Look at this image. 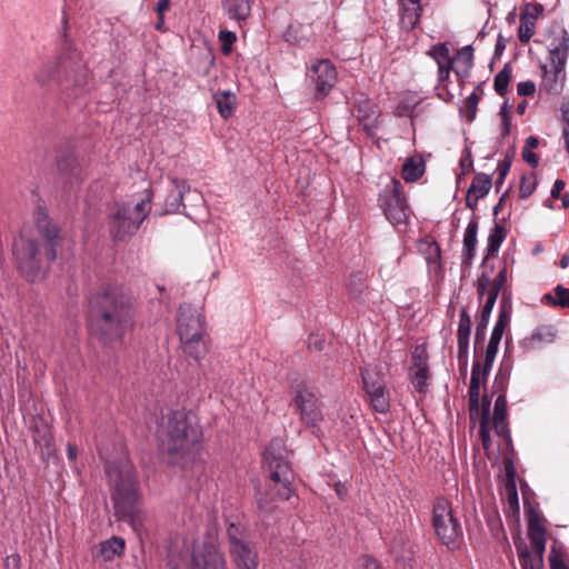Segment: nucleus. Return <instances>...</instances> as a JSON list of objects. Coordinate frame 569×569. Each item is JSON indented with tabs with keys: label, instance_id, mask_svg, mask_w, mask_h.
I'll use <instances>...</instances> for the list:
<instances>
[{
	"label": "nucleus",
	"instance_id": "f257e3e1",
	"mask_svg": "<svg viewBox=\"0 0 569 569\" xmlns=\"http://www.w3.org/2000/svg\"><path fill=\"white\" fill-rule=\"evenodd\" d=\"M59 230L50 222L41 210L37 212L36 220L26 222L12 243L13 263L18 272L30 282L42 279L47 271L39 241H44V258L51 263L57 258V239Z\"/></svg>",
	"mask_w": 569,
	"mask_h": 569
},
{
	"label": "nucleus",
	"instance_id": "f03ea898",
	"mask_svg": "<svg viewBox=\"0 0 569 569\" xmlns=\"http://www.w3.org/2000/svg\"><path fill=\"white\" fill-rule=\"evenodd\" d=\"M92 330L106 345L119 342L133 326L131 298L118 287H108L90 300Z\"/></svg>",
	"mask_w": 569,
	"mask_h": 569
},
{
	"label": "nucleus",
	"instance_id": "7ed1b4c3",
	"mask_svg": "<svg viewBox=\"0 0 569 569\" xmlns=\"http://www.w3.org/2000/svg\"><path fill=\"white\" fill-rule=\"evenodd\" d=\"M34 78L40 84L56 83L63 90H69L86 87L89 70L81 52L71 46H66L54 59L40 67Z\"/></svg>",
	"mask_w": 569,
	"mask_h": 569
},
{
	"label": "nucleus",
	"instance_id": "20e7f679",
	"mask_svg": "<svg viewBox=\"0 0 569 569\" xmlns=\"http://www.w3.org/2000/svg\"><path fill=\"white\" fill-rule=\"evenodd\" d=\"M106 473L112 487L116 512L121 517L133 516L139 501V487L132 462L127 458L109 462Z\"/></svg>",
	"mask_w": 569,
	"mask_h": 569
},
{
	"label": "nucleus",
	"instance_id": "39448f33",
	"mask_svg": "<svg viewBox=\"0 0 569 569\" xmlns=\"http://www.w3.org/2000/svg\"><path fill=\"white\" fill-rule=\"evenodd\" d=\"M152 196V191L146 189L141 197L118 204L109 220V232L113 240H127L139 230L151 210Z\"/></svg>",
	"mask_w": 569,
	"mask_h": 569
},
{
	"label": "nucleus",
	"instance_id": "423d86ee",
	"mask_svg": "<svg viewBox=\"0 0 569 569\" xmlns=\"http://www.w3.org/2000/svg\"><path fill=\"white\" fill-rule=\"evenodd\" d=\"M166 429L169 453L184 455L199 446L201 431L184 410L171 411L166 419Z\"/></svg>",
	"mask_w": 569,
	"mask_h": 569
},
{
	"label": "nucleus",
	"instance_id": "0eeeda50",
	"mask_svg": "<svg viewBox=\"0 0 569 569\" xmlns=\"http://www.w3.org/2000/svg\"><path fill=\"white\" fill-rule=\"evenodd\" d=\"M263 460L270 472L271 480L279 485L277 493L280 499L289 500L293 493L291 481L293 473L288 453L280 439L272 440L263 452Z\"/></svg>",
	"mask_w": 569,
	"mask_h": 569
},
{
	"label": "nucleus",
	"instance_id": "6e6552de",
	"mask_svg": "<svg viewBox=\"0 0 569 569\" xmlns=\"http://www.w3.org/2000/svg\"><path fill=\"white\" fill-rule=\"evenodd\" d=\"M432 527L440 542L453 550L460 546L462 529L453 515L451 503L438 498L432 508Z\"/></svg>",
	"mask_w": 569,
	"mask_h": 569
},
{
	"label": "nucleus",
	"instance_id": "1a4fd4ad",
	"mask_svg": "<svg viewBox=\"0 0 569 569\" xmlns=\"http://www.w3.org/2000/svg\"><path fill=\"white\" fill-rule=\"evenodd\" d=\"M379 207L387 220L395 227L407 226L411 210L398 179H391L379 194Z\"/></svg>",
	"mask_w": 569,
	"mask_h": 569
},
{
	"label": "nucleus",
	"instance_id": "9d476101",
	"mask_svg": "<svg viewBox=\"0 0 569 569\" xmlns=\"http://www.w3.org/2000/svg\"><path fill=\"white\" fill-rule=\"evenodd\" d=\"M363 390L371 409L378 413H387L391 407L390 392L383 376L373 368H361Z\"/></svg>",
	"mask_w": 569,
	"mask_h": 569
},
{
	"label": "nucleus",
	"instance_id": "9b49d317",
	"mask_svg": "<svg viewBox=\"0 0 569 569\" xmlns=\"http://www.w3.org/2000/svg\"><path fill=\"white\" fill-rule=\"evenodd\" d=\"M292 403L300 416V421L306 428L311 429L313 435H317L320 431L323 415L316 395L306 386H298Z\"/></svg>",
	"mask_w": 569,
	"mask_h": 569
},
{
	"label": "nucleus",
	"instance_id": "f8f14e48",
	"mask_svg": "<svg viewBox=\"0 0 569 569\" xmlns=\"http://www.w3.org/2000/svg\"><path fill=\"white\" fill-rule=\"evenodd\" d=\"M528 537L537 559H532L528 550L520 553L522 569H540L542 555L546 549V529L538 515H531L528 520Z\"/></svg>",
	"mask_w": 569,
	"mask_h": 569
},
{
	"label": "nucleus",
	"instance_id": "ddd939ff",
	"mask_svg": "<svg viewBox=\"0 0 569 569\" xmlns=\"http://www.w3.org/2000/svg\"><path fill=\"white\" fill-rule=\"evenodd\" d=\"M188 569H227L216 538L209 537L194 548Z\"/></svg>",
	"mask_w": 569,
	"mask_h": 569
},
{
	"label": "nucleus",
	"instance_id": "4468645a",
	"mask_svg": "<svg viewBox=\"0 0 569 569\" xmlns=\"http://www.w3.org/2000/svg\"><path fill=\"white\" fill-rule=\"evenodd\" d=\"M179 339L196 338L206 332V321L201 311L190 305L180 306L177 315Z\"/></svg>",
	"mask_w": 569,
	"mask_h": 569
},
{
	"label": "nucleus",
	"instance_id": "2eb2a0df",
	"mask_svg": "<svg viewBox=\"0 0 569 569\" xmlns=\"http://www.w3.org/2000/svg\"><path fill=\"white\" fill-rule=\"evenodd\" d=\"M307 77L315 84L316 98L319 99L326 97L336 84L337 70L329 60L322 59L311 64Z\"/></svg>",
	"mask_w": 569,
	"mask_h": 569
},
{
	"label": "nucleus",
	"instance_id": "dca6fc26",
	"mask_svg": "<svg viewBox=\"0 0 569 569\" xmlns=\"http://www.w3.org/2000/svg\"><path fill=\"white\" fill-rule=\"evenodd\" d=\"M569 56V34L567 30L559 29L549 46V64L566 69Z\"/></svg>",
	"mask_w": 569,
	"mask_h": 569
},
{
	"label": "nucleus",
	"instance_id": "f3484780",
	"mask_svg": "<svg viewBox=\"0 0 569 569\" xmlns=\"http://www.w3.org/2000/svg\"><path fill=\"white\" fill-rule=\"evenodd\" d=\"M557 338V329L552 325L537 327L528 337L523 338L521 346L527 350H536L552 343Z\"/></svg>",
	"mask_w": 569,
	"mask_h": 569
},
{
	"label": "nucleus",
	"instance_id": "a211bd4d",
	"mask_svg": "<svg viewBox=\"0 0 569 569\" xmlns=\"http://www.w3.org/2000/svg\"><path fill=\"white\" fill-rule=\"evenodd\" d=\"M543 74L540 83V89L552 94H559L566 82V69L553 67V66H542Z\"/></svg>",
	"mask_w": 569,
	"mask_h": 569
},
{
	"label": "nucleus",
	"instance_id": "6ab92c4d",
	"mask_svg": "<svg viewBox=\"0 0 569 569\" xmlns=\"http://www.w3.org/2000/svg\"><path fill=\"white\" fill-rule=\"evenodd\" d=\"M507 282V267L503 266L498 274L491 280L490 277L486 273H482L478 278L477 291L479 298L481 299L483 296L490 297L495 293V299H497L500 291L503 289Z\"/></svg>",
	"mask_w": 569,
	"mask_h": 569
},
{
	"label": "nucleus",
	"instance_id": "aec40b11",
	"mask_svg": "<svg viewBox=\"0 0 569 569\" xmlns=\"http://www.w3.org/2000/svg\"><path fill=\"white\" fill-rule=\"evenodd\" d=\"M492 186L491 177L486 173H477L468 189L466 206L470 209L477 207L478 201L488 194Z\"/></svg>",
	"mask_w": 569,
	"mask_h": 569
},
{
	"label": "nucleus",
	"instance_id": "412c9836",
	"mask_svg": "<svg viewBox=\"0 0 569 569\" xmlns=\"http://www.w3.org/2000/svg\"><path fill=\"white\" fill-rule=\"evenodd\" d=\"M471 332V317L466 308L460 310L459 323L457 330L458 359L467 361L469 337Z\"/></svg>",
	"mask_w": 569,
	"mask_h": 569
},
{
	"label": "nucleus",
	"instance_id": "4be33fe9",
	"mask_svg": "<svg viewBox=\"0 0 569 569\" xmlns=\"http://www.w3.org/2000/svg\"><path fill=\"white\" fill-rule=\"evenodd\" d=\"M229 551L238 569H257L258 555L246 542L229 547Z\"/></svg>",
	"mask_w": 569,
	"mask_h": 569
},
{
	"label": "nucleus",
	"instance_id": "5701e85b",
	"mask_svg": "<svg viewBox=\"0 0 569 569\" xmlns=\"http://www.w3.org/2000/svg\"><path fill=\"white\" fill-rule=\"evenodd\" d=\"M182 352L196 360L201 361L209 351V338L208 335H200L199 338H186L180 340Z\"/></svg>",
	"mask_w": 569,
	"mask_h": 569
},
{
	"label": "nucleus",
	"instance_id": "b1692460",
	"mask_svg": "<svg viewBox=\"0 0 569 569\" xmlns=\"http://www.w3.org/2000/svg\"><path fill=\"white\" fill-rule=\"evenodd\" d=\"M478 222L472 219L469 221L463 236L462 263L470 266L475 257L477 244Z\"/></svg>",
	"mask_w": 569,
	"mask_h": 569
},
{
	"label": "nucleus",
	"instance_id": "393cba45",
	"mask_svg": "<svg viewBox=\"0 0 569 569\" xmlns=\"http://www.w3.org/2000/svg\"><path fill=\"white\" fill-rule=\"evenodd\" d=\"M412 370V385L417 391L423 392L429 378L427 358L422 355H415Z\"/></svg>",
	"mask_w": 569,
	"mask_h": 569
},
{
	"label": "nucleus",
	"instance_id": "a878e982",
	"mask_svg": "<svg viewBox=\"0 0 569 569\" xmlns=\"http://www.w3.org/2000/svg\"><path fill=\"white\" fill-rule=\"evenodd\" d=\"M486 378H482L480 373V362H475L471 371L470 386H469V408L470 413L478 411L479 398H480V386Z\"/></svg>",
	"mask_w": 569,
	"mask_h": 569
},
{
	"label": "nucleus",
	"instance_id": "bb28decb",
	"mask_svg": "<svg viewBox=\"0 0 569 569\" xmlns=\"http://www.w3.org/2000/svg\"><path fill=\"white\" fill-rule=\"evenodd\" d=\"M425 169V161L420 156L410 157L402 166V178L407 182L417 181L423 176Z\"/></svg>",
	"mask_w": 569,
	"mask_h": 569
},
{
	"label": "nucleus",
	"instance_id": "cd10ccee",
	"mask_svg": "<svg viewBox=\"0 0 569 569\" xmlns=\"http://www.w3.org/2000/svg\"><path fill=\"white\" fill-rule=\"evenodd\" d=\"M124 540L114 536L99 545V555L104 561H110L116 556H121L124 551Z\"/></svg>",
	"mask_w": 569,
	"mask_h": 569
},
{
	"label": "nucleus",
	"instance_id": "c85d7f7f",
	"mask_svg": "<svg viewBox=\"0 0 569 569\" xmlns=\"http://www.w3.org/2000/svg\"><path fill=\"white\" fill-rule=\"evenodd\" d=\"M252 0H223L230 18L246 20L250 16Z\"/></svg>",
	"mask_w": 569,
	"mask_h": 569
},
{
	"label": "nucleus",
	"instance_id": "c756f323",
	"mask_svg": "<svg viewBox=\"0 0 569 569\" xmlns=\"http://www.w3.org/2000/svg\"><path fill=\"white\" fill-rule=\"evenodd\" d=\"M509 317L506 312H500L499 318L493 327V330L491 332L490 340L486 347V351L491 356V353L497 355L498 347L501 341L503 331L506 326L508 325Z\"/></svg>",
	"mask_w": 569,
	"mask_h": 569
},
{
	"label": "nucleus",
	"instance_id": "7c9ffc66",
	"mask_svg": "<svg viewBox=\"0 0 569 569\" xmlns=\"http://www.w3.org/2000/svg\"><path fill=\"white\" fill-rule=\"evenodd\" d=\"M219 114L228 119L232 116L236 106V96L230 91H218L213 94Z\"/></svg>",
	"mask_w": 569,
	"mask_h": 569
},
{
	"label": "nucleus",
	"instance_id": "2f4dec72",
	"mask_svg": "<svg viewBox=\"0 0 569 569\" xmlns=\"http://www.w3.org/2000/svg\"><path fill=\"white\" fill-rule=\"evenodd\" d=\"M506 234L507 233L505 227L500 223H496L495 227L490 230L487 239L486 259L495 257L498 253L499 248L506 238Z\"/></svg>",
	"mask_w": 569,
	"mask_h": 569
},
{
	"label": "nucleus",
	"instance_id": "473e14b6",
	"mask_svg": "<svg viewBox=\"0 0 569 569\" xmlns=\"http://www.w3.org/2000/svg\"><path fill=\"white\" fill-rule=\"evenodd\" d=\"M61 174L71 186L82 180V169L74 158H68L59 163Z\"/></svg>",
	"mask_w": 569,
	"mask_h": 569
},
{
	"label": "nucleus",
	"instance_id": "72a5a7b5",
	"mask_svg": "<svg viewBox=\"0 0 569 569\" xmlns=\"http://www.w3.org/2000/svg\"><path fill=\"white\" fill-rule=\"evenodd\" d=\"M348 288L355 299L363 301L368 291L367 277L362 272L351 274Z\"/></svg>",
	"mask_w": 569,
	"mask_h": 569
},
{
	"label": "nucleus",
	"instance_id": "f704fd0d",
	"mask_svg": "<svg viewBox=\"0 0 569 569\" xmlns=\"http://www.w3.org/2000/svg\"><path fill=\"white\" fill-rule=\"evenodd\" d=\"M428 56L436 61L438 68L453 66L455 59L450 56V50L447 43L432 46L428 51Z\"/></svg>",
	"mask_w": 569,
	"mask_h": 569
},
{
	"label": "nucleus",
	"instance_id": "c9c22d12",
	"mask_svg": "<svg viewBox=\"0 0 569 569\" xmlns=\"http://www.w3.org/2000/svg\"><path fill=\"white\" fill-rule=\"evenodd\" d=\"M422 8L416 6H402L400 23L406 30H412L420 21Z\"/></svg>",
	"mask_w": 569,
	"mask_h": 569
},
{
	"label": "nucleus",
	"instance_id": "e433bc0d",
	"mask_svg": "<svg viewBox=\"0 0 569 569\" xmlns=\"http://www.w3.org/2000/svg\"><path fill=\"white\" fill-rule=\"evenodd\" d=\"M496 300L497 299H495V293L491 295L490 297L487 296V298H486V301L482 307L481 315H480V318L478 320L477 328H476V337H475L476 345L479 342V333H483L487 329V326H488L489 319H490V315H491V311L496 303Z\"/></svg>",
	"mask_w": 569,
	"mask_h": 569
},
{
	"label": "nucleus",
	"instance_id": "4c0bfd02",
	"mask_svg": "<svg viewBox=\"0 0 569 569\" xmlns=\"http://www.w3.org/2000/svg\"><path fill=\"white\" fill-rule=\"evenodd\" d=\"M553 291L555 295L547 293L542 300L553 307L569 308V289L558 284Z\"/></svg>",
	"mask_w": 569,
	"mask_h": 569
},
{
	"label": "nucleus",
	"instance_id": "58836bf2",
	"mask_svg": "<svg viewBox=\"0 0 569 569\" xmlns=\"http://www.w3.org/2000/svg\"><path fill=\"white\" fill-rule=\"evenodd\" d=\"M490 420H489V403H485L482 408V415L479 427V437L482 443V447L486 451L491 448V438H490Z\"/></svg>",
	"mask_w": 569,
	"mask_h": 569
},
{
	"label": "nucleus",
	"instance_id": "ea45409f",
	"mask_svg": "<svg viewBox=\"0 0 569 569\" xmlns=\"http://www.w3.org/2000/svg\"><path fill=\"white\" fill-rule=\"evenodd\" d=\"M33 441L40 450L47 449V451L50 452L52 435L49 427L46 425L40 427L37 426L33 431Z\"/></svg>",
	"mask_w": 569,
	"mask_h": 569
},
{
	"label": "nucleus",
	"instance_id": "a19ab883",
	"mask_svg": "<svg viewBox=\"0 0 569 569\" xmlns=\"http://www.w3.org/2000/svg\"><path fill=\"white\" fill-rule=\"evenodd\" d=\"M511 79V68L506 64L495 77L493 87L499 96H505Z\"/></svg>",
	"mask_w": 569,
	"mask_h": 569
},
{
	"label": "nucleus",
	"instance_id": "79ce46f5",
	"mask_svg": "<svg viewBox=\"0 0 569 569\" xmlns=\"http://www.w3.org/2000/svg\"><path fill=\"white\" fill-rule=\"evenodd\" d=\"M536 22L531 18L520 17L518 37L521 43H528L535 34Z\"/></svg>",
	"mask_w": 569,
	"mask_h": 569
},
{
	"label": "nucleus",
	"instance_id": "37998d69",
	"mask_svg": "<svg viewBox=\"0 0 569 569\" xmlns=\"http://www.w3.org/2000/svg\"><path fill=\"white\" fill-rule=\"evenodd\" d=\"M537 187V179L533 173L522 176L519 187V197L522 199L532 194Z\"/></svg>",
	"mask_w": 569,
	"mask_h": 569
},
{
	"label": "nucleus",
	"instance_id": "c03bdc74",
	"mask_svg": "<svg viewBox=\"0 0 569 569\" xmlns=\"http://www.w3.org/2000/svg\"><path fill=\"white\" fill-rule=\"evenodd\" d=\"M219 41L221 42V51L223 54H229L232 50V46L237 40L234 32L229 30H220L218 34Z\"/></svg>",
	"mask_w": 569,
	"mask_h": 569
},
{
	"label": "nucleus",
	"instance_id": "a18cd8bd",
	"mask_svg": "<svg viewBox=\"0 0 569 569\" xmlns=\"http://www.w3.org/2000/svg\"><path fill=\"white\" fill-rule=\"evenodd\" d=\"M492 427L498 437H501L506 440L507 443L511 442L510 429L507 418L498 419L492 418Z\"/></svg>",
	"mask_w": 569,
	"mask_h": 569
},
{
	"label": "nucleus",
	"instance_id": "49530a36",
	"mask_svg": "<svg viewBox=\"0 0 569 569\" xmlns=\"http://www.w3.org/2000/svg\"><path fill=\"white\" fill-rule=\"evenodd\" d=\"M506 499L511 509H518L519 499L513 478H509L506 485Z\"/></svg>",
	"mask_w": 569,
	"mask_h": 569
},
{
	"label": "nucleus",
	"instance_id": "de8ad7c7",
	"mask_svg": "<svg viewBox=\"0 0 569 569\" xmlns=\"http://www.w3.org/2000/svg\"><path fill=\"white\" fill-rule=\"evenodd\" d=\"M492 418H507V398L505 392L500 393L495 401Z\"/></svg>",
	"mask_w": 569,
	"mask_h": 569
},
{
	"label": "nucleus",
	"instance_id": "09e8293b",
	"mask_svg": "<svg viewBox=\"0 0 569 569\" xmlns=\"http://www.w3.org/2000/svg\"><path fill=\"white\" fill-rule=\"evenodd\" d=\"M227 536L229 539V547H234L237 543L244 542L242 540V529L234 523H230L227 529Z\"/></svg>",
	"mask_w": 569,
	"mask_h": 569
},
{
	"label": "nucleus",
	"instance_id": "8fccbe9b",
	"mask_svg": "<svg viewBox=\"0 0 569 569\" xmlns=\"http://www.w3.org/2000/svg\"><path fill=\"white\" fill-rule=\"evenodd\" d=\"M457 58L465 64L466 71H468L473 63V53L471 46H466L458 51Z\"/></svg>",
	"mask_w": 569,
	"mask_h": 569
},
{
	"label": "nucleus",
	"instance_id": "3c124183",
	"mask_svg": "<svg viewBox=\"0 0 569 569\" xmlns=\"http://www.w3.org/2000/svg\"><path fill=\"white\" fill-rule=\"evenodd\" d=\"M543 8L541 4H526L520 17H526L527 19L531 18L532 21L536 22Z\"/></svg>",
	"mask_w": 569,
	"mask_h": 569
},
{
	"label": "nucleus",
	"instance_id": "603ef678",
	"mask_svg": "<svg viewBox=\"0 0 569 569\" xmlns=\"http://www.w3.org/2000/svg\"><path fill=\"white\" fill-rule=\"evenodd\" d=\"M480 97L473 91L466 100V108L469 113V119L472 120L475 118L476 109L479 103Z\"/></svg>",
	"mask_w": 569,
	"mask_h": 569
},
{
	"label": "nucleus",
	"instance_id": "864d4df0",
	"mask_svg": "<svg viewBox=\"0 0 569 569\" xmlns=\"http://www.w3.org/2000/svg\"><path fill=\"white\" fill-rule=\"evenodd\" d=\"M536 91V84L533 81L519 82L517 86V92L519 96L528 97L533 96Z\"/></svg>",
	"mask_w": 569,
	"mask_h": 569
},
{
	"label": "nucleus",
	"instance_id": "5fc2aeb1",
	"mask_svg": "<svg viewBox=\"0 0 569 569\" xmlns=\"http://www.w3.org/2000/svg\"><path fill=\"white\" fill-rule=\"evenodd\" d=\"M508 102H505L499 113L503 124L502 136H507L510 132L511 120L508 114Z\"/></svg>",
	"mask_w": 569,
	"mask_h": 569
},
{
	"label": "nucleus",
	"instance_id": "6e6d98bb",
	"mask_svg": "<svg viewBox=\"0 0 569 569\" xmlns=\"http://www.w3.org/2000/svg\"><path fill=\"white\" fill-rule=\"evenodd\" d=\"M496 356L497 355L495 353H491L490 356L487 351L485 352L483 363H480V373L482 375V378H486L489 375Z\"/></svg>",
	"mask_w": 569,
	"mask_h": 569
},
{
	"label": "nucleus",
	"instance_id": "4d7b16f0",
	"mask_svg": "<svg viewBox=\"0 0 569 569\" xmlns=\"http://www.w3.org/2000/svg\"><path fill=\"white\" fill-rule=\"evenodd\" d=\"M21 557L19 553H12L4 559V569H21Z\"/></svg>",
	"mask_w": 569,
	"mask_h": 569
},
{
	"label": "nucleus",
	"instance_id": "13d9d810",
	"mask_svg": "<svg viewBox=\"0 0 569 569\" xmlns=\"http://www.w3.org/2000/svg\"><path fill=\"white\" fill-rule=\"evenodd\" d=\"M453 70L457 76H460L459 69H453V67H441L438 68V81L441 84H445L447 80L450 78V72Z\"/></svg>",
	"mask_w": 569,
	"mask_h": 569
},
{
	"label": "nucleus",
	"instance_id": "bf43d9fd",
	"mask_svg": "<svg viewBox=\"0 0 569 569\" xmlns=\"http://www.w3.org/2000/svg\"><path fill=\"white\" fill-rule=\"evenodd\" d=\"M522 159L532 168H536L539 163L538 156L530 150L529 148H523L522 150Z\"/></svg>",
	"mask_w": 569,
	"mask_h": 569
},
{
	"label": "nucleus",
	"instance_id": "052dcab7",
	"mask_svg": "<svg viewBox=\"0 0 569 569\" xmlns=\"http://www.w3.org/2000/svg\"><path fill=\"white\" fill-rule=\"evenodd\" d=\"M550 569H569L563 559L559 555H550L549 557Z\"/></svg>",
	"mask_w": 569,
	"mask_h": 569
},
{
	"label": "nucleus",
	"instance_id": "680f3d73",
	"mask_svg": "<svg viewBox=\"0 0 569 569\" xmlns=\"http://www.w3.org/2000/svg\"><path fill=\"white\" fill-rule=\"evenodd\" d=\"M565 186H566V183H565L563 180L557 179L555 181V183H553V187H552L551 191H550L551 197L553 199L560 198L562 196V191L565 189Z\"/></svg>",
	"mask_w": 569,
	"mask_h": 569
},
{
	"label": "nucleus",
	"instance_id": "e2e57ef3",
	"mask_svg": "<svg viewBox=\"0 0 569 569\" xmlns=\"http://www.w3.org/2000/svg\"><path fill=\"white\" fill-rule=\"evenodd\" d=\"M258 509L260 512L269 515L273 511L274 507L270 502L267 501V499L260 498L258 500Z\"/></svg>",
	"mask_w": 569,
	"mask_h": 569
},
{
	"label": "nucleus",
	"instance_id": "0e129e2a",
	"mask_svg": "<svg viewBox=\"0 0 569 569\" xmlns=\"http://www.w3.org/2000/svg\"><path fill=\"white\" fill-rule=\"evenodd\" d=\"M561 118L563 122L562 127H569V98L565 100L561 106Z\"/></svg>",
	"mask_w": 569,
	"mask_h": 569
},
{
	"label": "nucleus",
	"instance_id": "69168bd1",
	"mask_svg": "<svg viewBox=\"0 0 569 569\" xmlns=\"http://www.w3.org/2000/svg\"><path fill=\"white\" fill-rule=\"evenodd\" d=\"M361 569H380V566L373 558L365 557L361 561Z\"/></svg>",
	"mask_w": 569,
	"mask_h": 569
},
{
	"label": "nucleus",
	"instance_id": "338daca9",
	"mask_svg": "<svg viewBox=\"0 0 569 569\" xmlns=\"http://www.w3.org/2000/svg\"><path fill=\"white\" fill-rule=\"evenodd\" d=\"M169 6L170 0H158L156 6V12L158 13V16H164V12L169 9Z\"/></svg>",
	"mask_w": 569,
	"mask_h": 569
},
{
	"label": "nucleus",
	"instance_id": "774afa93",
	"mask_svg": "<svg viewBox=\"0 0 569 569\" xmlns=\"http://www.w3.org/2000/svg\"><path fill=\"white\" fill-rule=\"evenodd\" d=\"M562 138L565 141L566 151L569 154V127H562Z\"/></svg>",
	"mask_w": 569,
	"mask_h": 569
}]
</instances>
